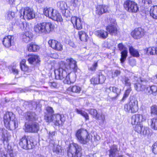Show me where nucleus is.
I'll list each match as a JSON object with an SVG mask.
<instances>
[{"label": "nucleus", "instance_id": "f257e3e1", "mask_svg": "<svg viewBox=\"0 0 157 157\" xmlns=\"http://www.w3.org/2000/svg\"><path fill=\"white\" fill-rule=\"evenodd\" d=\"M66 61V62L61 61L59 67L55 69V78L57 79H64V81L68 84H73L75 81L76 78L71 79L69 75L72 72L75 74L77 72L78 69L77 62L71 57L67 58Z\"/></svg>", "mask_w": 157, "mask_h": 157}, {"label": "nucleus", "instance_id": "f03ea898", "mask_svg": "<svg viewBox=\"0 0 157 157\" xmlns=\"http://www.w3.org/2000/svg\"><path fill=\"white\" fill-rule=\"evenodd\" d=\"M148 80L143 77H140L134 84V88L137 91L141 92L146 95H155L157 92V87L154 85H147Z\"/></svg>", "mask_w": 157, "mask_h": 157}, {"label": "nucleus", "instance_id": "7ed1b4c3", "mask_svg": "<svg viewBox=\"0 0 157 157\" xmlns=\"http://www.w3.org/2000/svg\"><path fill=\"white\" fill-rule=\"evenodd\" d=\"M46 112L44 113V119L48 123H53L56 126L62 125L66 120L65 115L59 113H54L53 108L48 106L46 108Z\"/></svg>", "mask_w": 157, "mask_h": 157}, {"label": "nucleus", "instance_id": "20e7f679", "mask_svg": "<svg viewBox=\"0 0 157 157\" xmlns=\"http://www.w3.org/2000/svg\"><path fill=\"white\" fill-rule=\"evenodd\" d=\"M3 122L4 126L7 129L14 130L18 126V122L15 115L11 111H7L3 114Z\"/></svg>", "mask_w": 157, "mask_h": 157}, {"label": "nucleus", "instance_id": "39448f33", "mask_svg": "<svg viewBox=\"0 0 157 157\" xmlns=\"http://www.w3.org/2000/svg\"><path fill=\"white\" fill-rule=\"evenodd\" d=\"M36 143V141L33 136L24 135L19 139L18 144L21 149L29 150L35 147Z\"/></svg>", "mask_w": 157, "mask_h": 157}, {"label": "nucleus", "instance_id": "423d86ee", "mask_svg": "<svg viewBox=\"0 0 157 157\" xmlns=\"http://www.w3.org/2000/svg\"><path fill=\"white\" fill-rule=\"evenodd\" d=\"M75 136L78 141L82 145L87 144L92 140V136L86 129L83 128L77 130Z\"/></svg>", "mask_w": 157, "mask_h": 157}, {"label": "nucleus", "instance_id": "0eeeda50", "mask_svg": "<svg viewBox=\"0 0 157 157\" xmlns=\"http://www.w3.org/2000/svg\"><path fill=\"white\" fill-rule=\"evenodd\" d=\"M54 29V25L50 22H43L37 23L34 28L35 32L38 34H48Z\"/></svg>", "mask_w": 157, "mask_h": 157}, {"label": "nucleus", "instance_id": "6e6552de", "mask_svg": "<svg viewBox=\"0 0 157 157\" xmlns=\"http://www.w3.org/2000/svg\"><path fill=\"white\" fill-rule=\"evenodd\" d=\"M67 148V153L68 157H82L83 155L82 147L78 144L72 143Z\"/></svg>", "mask_w": 157, "mask_h": 157}, {"label": "nucleus", "instance_id": "1a4fd4ad", "mask_svg": "<svg viewBox=\"0 0 157 157\" xmlns=\"http://www.w3.org/2000/svg\"><path fill=\"white\" fill-rule=\"evenodd\" d=\"M124 110L127 113H134L138 110V101L135 98L130 99L124 106Z\"/></svg>", "mask_w": 157, "mask_h": 157}, {"label": "nucleus", "instance_id": "9d476101", "mask_svg": "<svg viewBox=\"0 0 157 157\" xmlns=\"http://www.w3.org/2000/svg\"><path fill=\"white\" fill-rule=\"evenodd\" d=\"M105 90L108 97L113 100L117 99L121 94V89L114 86L107 87Z\"/></svg>", "mask_w": 157, "mask_h": 157}, {"label": "nucleus", "instance_id": "9b49d317", "mask_svg": "<svg viewBox=\"0 0 157 157\" xmlns=\"http://www.w3.org/2000/svg\"><path fill=\"white\" fill-rule=\"evenodd\" d=\"M123 6L124 9L127 12L130 13H136L139 10L137 4L133 0H125L123 3Z\"/></svg>", "mask_w": 157, "mask_h": 157}, {"label": "nucleus", "instance_id": "f8f14e48", "mask_svg": "<svg viewBox=\"0 0 157 157\" xmlns=\"http://www.w3.org/2000/svg\"><path fill=\"white\" fill-rule=\"evenodd\" d=\"M40 127L38 123L33 121L28 123H25L24 130L25 132L36 133L39 131Z\"/></svg>", "mask_w": 157, "mask_h": 157}, {"label": "nucleus", "instance_id": "ddd939ff", "mask_svg": "<svg viewBox=\"0 0 157 157\" xmlns=\"http://www.w3.org/2000/svg\"><path fill=\"white\" fill-rule=\"evenodd\" d=\"M108 20L109 24L106 26V30L109 34L112 35H116L118 32L119 28L116 20L111 18H109Z\"/></svg>", "mask_w": 157, "mask_h": 157}, {"label": "nucleus", "instance_id": "4468645a", "mask_svg": "<svg viewBox=\"0 0 157 157\" xmlns=\"http://www.w3.org/2000/svg\"><path fill=\"white\" fill-rule=\"evenodd\" d=\"M89 113L92 116L93 118H94L99 121V125H101L104 123L105 121V115L103 113H99L97 110L94 109H90L88 110Z\"/></svg>", "mask_w": 157, "mask_h": 157}, {"label": "nucleus", "instance_id": "2eb2a0df", "mask_svg": "<svg viewBox=\"0 0 157 157\" xmlns=\"http://www.w3.org/2000/svg\"><path fill=\"white\" fill-rule=\"evenodd\" d=\"M23 10V14H22L21 12L19 15L21 18L30 20L35 17V13L33 9L32 8L27 6L24 8Z\"/></svg>", "mask_w": 157, "mask_h": 157}, {"label": "nucleus", "instance_id": "dca6fc26", "mask_svg": "<svg viewBox=\"0 0 157 157\" xmlns=\"http://www.w3.org/2000/svg\"><path fill=\"white\" fill-rule=\"evenodd\" d=\"M144 30L141 27L136 28L132 30L130 33L131 36L134 39H139L142 38L145 35Z\"/></svg>", "mask_w": 157, "mask_h": 157}, {"label": "nucleus", "instance_id": "f3484780", "mask_svg": "<svg viewBox=\"0 0 157 157\" xmlns=\"http://www.w3.org/2000/svg\"><path fill=\"white\" fill-rule=\"evenodd\" d=\"M105 80V76L102 74H99L91 78L90 82L91 84L96 85L103 83Z\"/></svg>", "mask_w": 157, "mask_h": 157}, {"label": "nucleus", "instance_id": "a211bd4d", "mask_svg": "<svg viewBox=\"0 0 157 157\" xmlns=\"http://www.w3.org/2000/svg\"><path fill=\"white\" fill-rule=\"evenodd\" d=\"M134 130L137 133L144 136H148L150 134V129L147 127L144 126L140 123L136 124Z\"/></svg>", "mask_w": 157, "mask_h": 157}, {"label": "nucleus", "instance_id": "6ab92c4d", "mask_svg": "<svg viewBox=\"0 0 157 157\" xmlns=\"http://www.w3.org/2000/svg\"><path fill=\"white\" fill-rule=\"evenodd\" d=\"M71 21L75 29L77 30H80L82 29L83 22L81 18L76 16H72Z\"/></svg>", "mask_w": 157, "mask_h": 157}, {"label": "nucleus", "instance_id": "aec40b11", "mask_svg": "<svg viewBox=\"0 0 157 157\" xmlns=\"http://www.w3.org/2000/svg\"><path fill=\"white\" fill-rule=\"evenodd\" d=\"M50 47L57 51H61L63 50V45L59 42L54 39H50L48 41Z\"/></svg>", "mask_w": 157, "mask_h": 157}, {"label": "nucleus", "instance_id": "412c9836", "mask_svg": "<svg viewBox=\"0 0 157 157\" xmlns=\"http://www.w3.org/2000/svg\"><path fill=\"white\" fill-rule=\"evenodd\" d=\"M108 6L104 4H100L97 5L96 7L95 11V14L96 15L100 16L104 14L108 13Z\"/></svg>", "mask_w": 157, "mask_h": 157}, {"label": "nucleus", "instance_id": "4be33fe9", "mask_svg": "<svg viewBox=\"0 0 157 157\" xmlns=\"http://www.w3.org/2000/svg\"><path fill=\"white\" fill-rule=\"evenodd\" d=\"M145 120L146 118L143 115L140 114H133L131 117V122L132 125L140 123Z\"/></svg>", "mask_w": 157, "mask_h": 157}, {"label": "nucleus", "instance_id": "5701e85b", "mask_svg": "<svg viewBox=\"0 0 157 157\" xmlns=\"http://www.w3.org/2000/svg\"><path fill=\"white\" fill-rule=\"evenodd\" d=\"M24 117L28 121H36L38 118L35 112L32 111H27L24 114Z\"/></svg>", "mask_w": 157, "mask_h": 157}, {"label": "nucleus", "instance_id": "b1692460", "mask_svg": "<svg viewBox=\"0 0 157 157\" xmlns=\"http://www.w3.org/2000/svg\"><path fill=\"white\" fill-rule=\"evenodd\" d=\"M82 90V87L78 85H75L71 86L66 89V92L68 94L72 93L79 94L80 93Z\"/></svg>", "mask_w": 157, "mask_h": 157}, {"label": "nucleus", "instance_id": "393cba45", "mask_svg": "<svg viewBox=\"0 0 157 157\" xmlns=\"http://www.w3.org/2000/svg\"><path fill=\"white\" fill-rule=\"evenodd\" d=\"M26 60L25 59L21 60L19 63L21 70L24 74L29 72L30 71V67L26 64Z\"/></svg>", "mask_w": 157, "mask_h": 157}, {"label": "nucleus", "instance_id": "a878e982", "mask_svg": "<svg viewBox=\"0 0 157 157\" xmlns=\"http://www.w3.org/2000/svg\"><path fill=\"white\" fill-rule=\"evenodd\" d=\"M29 58L27 61L30 64H36L39 63L40 62V58L39 56L34 54H29L28 55Z\"/></svg>", "mask_w": 157, "mask_h": 157}, {"label": "nucleus", "instance_id": "bb28decb", "mask_svg": "<svg viewBox=\"0 0 157 157\" xmlns=\"http://www.w3.org/2000/svg\"><path fill=\"white\" fill-rule=\"evenodd\" d=\"M57 5L63 16L64 17H68V15L67 13L66 12V11L67 10L66 6L65 5V2L62 1H59L57 3Z\"/></svg>", "mask_w": 157, "mask_h": 157}, {"label": "nucleus", "instance_id": "cd10ccee", "mask_svg": "<svg viewBox=\"0 0 157 157\" xmlns=\"http://www.w3.org/2000/svg\"><path fill=\"white\" fill-rule=\"evenodd\" d=\"M2 157H15V155L13 150L11 147L5 148V150L1 152Z\"/></svg>", "mask_w": 157, "mask_h": 157}, {"label": "nucleus", "instance_id": "c85d7f7f", "mask_svg": "<svg viewBox=\"0 0 157 157\" xmlns=\"http://www.w3.org/2000/svg\"><path fill=\"white\" fill-rule=\"evenodd\" d=\"M145 54L148 56L157 55V47L151 46L147 48L144 49Z\"/></svg>", "mask_w": 157, "mask_h": 157}, {"label": "nucleus", "instance_id": "c756f323", "mask_svg": "<svg viewBox=\"0 0 157 157\" xmlns=\"http://www.w3.org/2000/svg\"><path fill=\"white\" fill-rule=\"evenodd\" d=\"M50 19L58 22H61L63 21V19L60 13L57 10H54Z\"/></svg>", "mask_w": 157, "mask_h": 157}, {"label": "nucleus", "instance_id": "7c9ffc66", "mask_svg": "<svg viewBox=\"0 0 157 157\" xmlns=\"http://www.w3.org/2000/svg\"><path fill=\"white\" fill-rule=\"evenodd\" d=\"M119 151L118 146L115 144H113L110 147L109 150V157H115L116 153H118Z\"/></svg>", "mask_w": 157, "mask_h": 157}, {"label": "nucleus", "instance_id": "2f4dec72", "mask_svg": "<svg viewBox=\"0 0 157 157\" xmlns=\"http://www.w3.org/2000/svg\"><path fill=\"white\" fill-rule=\"evenodd\" d=\"M13 37V36L12 35H8L6 36L3 38L2 43L5 47L9 48L11 46Z\"/></svg>", "mask_w": 157, "mask_h": 157}, {"label": "nucleus", "instance_id": "473e14b6", "mask_svg": "<svg viewBox=\"0 0 157 157\" xmlns=\"http://www.w3.org/2000/svg\"><path fill=\"white\" fill-rule=\"evenodd\" d=\"M95 34L99 38L103 39H106L108 36L109 35V33L106 30L102 29L96 31Z\"/></svg>", "mask_w": 157, "mask_h": 157}, {"label": "nucleus", "instance_id": "72a5a7b5", "mask_svg": "<svg viewBox=\"0 0 157 157\" xmlns=\"http://www.w3.org/2000/svg\"><path fill=\"white\" fill-rule=\"evenodd\" d=\"M40 47L35 43L31 42L28 44L27 46V49L29 52H35L38 51Z\"/></svg>", "mask_w": 157, "mask_h": 157}, {"label": "nucleus", "instance_id": "f704fd0d", "mask_svg": "<svg viewBox=\"0 0 157 157\" xmlns=\"http://www.w3.org/2000/svg\"><path fill=\"white\" fill-rule=\"evenodd\" d=\"M33 35L29 32L26 31L22 35V40L26 43L31 41L33 38Z\"/></svg>", "mask_w": 157, "mask_h": 157}, {"label": "nucleus", "instance_id": "c9c22d12", "mask_svg": "<svg viewBox=\"0 0 157 157\" xmlns=\"http://www.w3.org/2000/svg\"><path fill=\"white\" fill-rule=\"evenodd\" d=\"M149 14L153 19L157 20V5L153 6L151 7Z\"/></svg>", "mask_w": 157, "mask_h": 157}, {"label": "nucleus", "instance_id": "e433bc0d", "mask_svg": "<svg viewBox=\"0 0 157 157\" xmlns=\"http://www.w3.org/2000/svg\"><path fill=\"white\" fill-rule=\"evenodd\" d=\"M54 11V9L51 7H46L43 9V13L46 17L50 18V17Z\"/></svg>", "mask_w": 157, "mask_h": 157}, {"label": "nucleus", "instance_id": "4c0bfd02", "mask_svg": "<svg viewBox=\"0 0 157 157\" xmlns=\"http://www.w3.org/2000/svg\"><path fill=\"white\" fill-rule=\"evenodd\" d=\"M78 34L79 39L81 41L86 42L89 39L88 35L83 31H78Z\"/></svg>", "mask_w": 157, "mask_h": 157}, {"label": "nucleus", "instance_id": "58836bf2", "mask_svg": "<svg viewBox=\"0 0 157 157\" xmlns=\"http://www.w3.org/2000/svg\"><path fill=\"white\" fill-rule=\"evenodd\" d=\"M76 113L79 114H80L82 116L86 121L89 120V117L88 114L86 112L83 111L81 109L76 108L75 109Z\"/></svg>", "mask_w": 157, "mask_h": 157}, {"label": "nucleus", "instance_id": "ea45409f", "mask_svg": "<svg viewBox=\"0 0 157 157\" xmlns=\"http://www.w3.org/2000/svg\"><path fill=\"white\" fill-rule=\"evenodd\" d=\"M76 113L79 114H80L82 116L86 121L89 120V117L88 114L86 112L83 111L81 109L76 108L75 109Z\"/></svg>", "mask_w": 157, "mask_h": 157}, {"label": "nucleus", "instance_id": "a19ab883", "mask_svg": "<svg viewBox=\"0 0 157 157\" xmlns=\"http://www.w3.org/2000/svg\"><path fill=\"white\" fill-rule=\"evenodd\" d=\"M129 53L132 56L136 57H139L140 56L139 52L137 49L134 48L132 46L129 48Z\"/></svg>", "mask_w": 157, "mask_h": 157}, {"label": "nucleus", "instance_id": "79ce46f5", "mask_svg": "<svg viewBox=\"0 0 157 157\" xmlns=\"http://www.w3.org/2000/svg\"><path fill=\"white\" fill-rule=\"evenodd\" d=\"M132 90V89L131 87H128L125 90L123 97L120 100V102H124L126 98L128 96Z\"/></svg>", "mask_w": 157, "mask_h": 157}, {"label": "nucleus", "instance_id": "37998d69", "mask_svg": "<svg viewBox=\"0 0 157 157\" xmlns=\"http://www.w3.org/2000/svg\"><path fill=\"white\" fill-rule=\"evenodd\" d=\"M128 51L126 49H125L121 52L120 60L121 63H123L126 60L128 56Z\"/></svg>", "mask_w": 157, "mask_h": 157}, {"label": "nucleus", "instance_id": "c03bdc74", "mask_svg": "<svg viewBox=\"0 0 157 157\" xmlns=\"http://www.w3.org/2000/svg\"><path fill=\"white\" fill-rule=\"evenodd\" d=\"M150 126L153 129L157 130V117L151 119Z\"/></svg>", "mask_w": 157, "mask_h": 157}, {"label": "nucleus", "instance_id": "a18cd8bd", "mask_svg": "<svg viewBox=\"0 0 157 157\" xmlns=\"http://www.w3.org/2000/svg\"><path fill=\"white\" fill-rule=\"evenodd\" d=\"M150 114L151 115L157 116V105L154 104L150 107Z\"/></svg>", "mask_w": 157, "mask_h": 157}, {"label": "nucleus", "instance_id": "49530a36", "mask_svg": "<svg viewBox=\"0 0 157 157\" xmlns=\"http://www.w3.org/2000/svg\"><path fill=\"white\" fill-rule=\"evenodd\" d=\"M62 150L63 149L62 147L59 145H57L56 146H54L52 149L53 152L57 154L61 153L62 151Z\"/></svg>", "mask_w": 157, "mask_h": 157}, {"label": "nucleus", "instance_id": "de8ad7c7", "mask_svg": "<svg viewBox=\"0 0 157 157\" xmlns=\"http://www.w3.org/2000/svg\"><path fill=\"white\" fill-rule=\"evenodd\" d=\"M0 130L1 131V132L2 133V140L3 143H4L5 141L7 142L9 140V135L7 133V132L5 133L4 131L2 129H1Z\"/></svg>", "mask_w": 157, "mask_h": 157}, {"label": "nucleus", "instance_id": "09e8293b", "mask_svg": "<svg viewBox=\"0 0 157 157\" xmlns=\"http://www.w3.org/2000/svg\"><path fill=\"white\" fill-rule=\"evenodd\" d=\"M151 151L155 155H157V141L155 142L152 145Z\"/></svg>", "mask_w": 157, "mask_h": 157}, {"label": "nucleus", "instance_id": "8fccbe9b", "mask_svg": "<svg viewBox=\"0 0 157 157\" xmlns=\"http://www.w3.org/2000/svg\"><path fill=\"white\" fill-rule=\"evenodd\" d=\"M98 66L97 62H95L92 65V66L88 68V70L90 71H96Z\"/></svg>", "mask_w": 157, "mask_h": 157}, {"label": "nucleus", "instance_id": "3c124183", "mask_svg": "<svg viewBox=\"0 0 157 157\" xmlns=\"http://www.w3.org/2000/svg\"><path fill=\"white\" fill-rule=\"evenodd\" d=\"M124 81L125 86H128V87H131V83L129 79L128 78L125 77L124 78Z\"/></svg>", "mask_w": 157, "mask_h": 157}, {"label": "nucleus", "instance_id": "603ef678", "mask_svg": "<svg viewBox=\"0 0 157 157\" xmlns=\"http://www.w3.org/2000/svg\"><path fill=\"white\" fill-rule=\"evenodd\" d=\"M11 72L16 75H18L19 72V70L14 66H13L11 68Z\"/></svg>", "mask_w": 157, "mask_h": 157}, {"label": "nucleus", "instance_id": "864d4df0", "mask_svg": "<svg viewBox=\"0 0 157 157\" xmlns=\"http://www.w3.org/2000/svg\"><path fill=\"white\" fill-rule=\"evenodd\" d=\"M121 73L120 70H116L112 72V74L114 77H117L120 75Z\"/></svg>", "mask_w": 157, "mask_h": 157}, {"label": "nucleus", "instance_id": "5fc2aeb1", "mask_svg": "<svg viewBox=\"0 0 157 157\" xmlns=\"http://www.w3.org/2000/svg\"><path fill=\"white\" fill-rule=\"evenodd\" d=\"M117 47L119 50L122 51L124 49H126L124 45L122 43H120L118 44Z\"/></svg>", "mask_w": 157, "mask_h": 157}, {"label": "nucleus", "instance_id": "6e6d98bb", "mask_svg": "<svg viewBox=\"0 0 157 157\" xmlns=\"http://www.w3.org/2000/svg\"><path fill=\"white\" fill-rule=\"evenodd\" d=\"M49 85L51 88H56L57 86V83L55 82H49Z\"/></svg>", "mask_w": 157, "mask_h": 157}, {"label": "nucleus", "instance_id": "4d7b16f0", "mask_svg": "<svg viewBox=\"0 0 157 157\" xmlns=\"http://www.w3.org/2000/svg\"><path fill=\"white\" fill-rule=\"evenodd\" d=\"M8 17H15V13L12 11H10L8 12Z\"/></svg>", "mask_w": 157, "mask_h": 157}, {"label": "nucleus", "instance_id": "13d9d810", "mask_svg": "<svg viewBox=\"0 0 157 157\" xmlns=\"http://www.w3.org/2000/svg\"><path fill=\"white\" fill-rule=\"evenodd\" d=\"M19 27L21 29H25V28L24 25V23L23 22H21V23L19 24Z\"/></svg>", "mask_w": 157, "mask_h": 157}, {"label": "nucleus", "instance_id": "bf43d9fd", "mask_svg": "<svg viewBox=\"0 0 157 157\" xmlns=\"http://www.w3.org/2000/svg\"><path fill=\"white\" fill-rule=\"evenodd\" d=\"M55 132H49V135L50 137H52L55 135Z\"/></svg>", "mask_w": 157, "mask_h": 157}, {"label": "nucleus", "instance_id": "052dcab7", "mask_svg": "<svg viewBox=\"0 0 157 157\" xmlns=\"http://www.w3.org/2000/svg\"><path fill=\"white\" fill-rule=\"evenodd\" d=\"M15 0H8V2L10 4H12L15 1Z\"/></svg>", "mask_w": 157, "mask_h": 157}, {"label": "nucleus", "instance_id": "680f3d73", "mask_svg": "<svg viewBox=\"0 0 157 157\" xmlns=\"http://www.w3.org/2000/svg\"><path fill=\"white\" fill-rule=\"evenodd\" d=\"M148 1V3L149 4L151 3V1L150 0H147ZM146 1H147V0H146Z\"/></svg>", "mask_w": 157, "mask_h": 157}, {"label": "nucleus", "instance_id": "e2e57ef3", "mask_svg": "<svg viewBox=\"0 0 157 157\" xmlns=\"http://www.w3.org/2000/svg\"><path fill=\"white\" fill-rule=\"evenodd\" d=\"M117 157H124L123 155H118Z\"/></svg>", "mask_w": 157, "mask_h": 157}, {"label": "nucleus", "instance_id": "0e129e2a", "mask_svg": "<svg viewBox=\"0 0 157 157\" xmlns=\"http://www.w3.org/2000/svg\"><path fill=\"white\" fill-rule=\"evenodd\" d=\"M39 157H44L43 156H40Z\"/></svg>", "mask_w": 157, "mask_h": 157}]
</instances>
